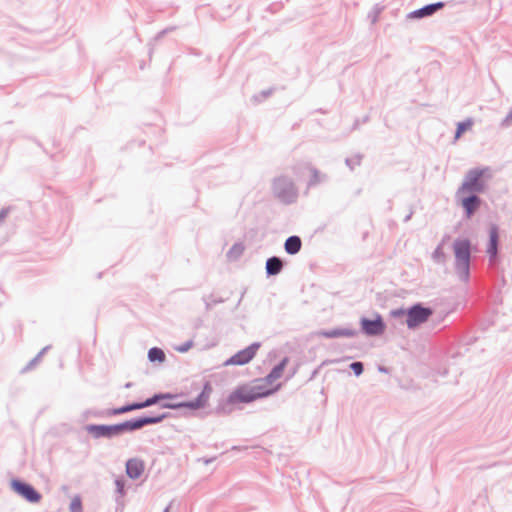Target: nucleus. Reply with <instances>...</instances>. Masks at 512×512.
I'll list each match as a JSON object with an SVG mask.
<instances>
[{
	"label": "nucleus",
	"instance_id": "nucleus-19",
	"mask_svg": "<svg viewBox=\"0 0 512 512\" xmlns=\"http://www.w3.org/2000/svg\"><path fill=\"white\" fill-rule=\"evenodd\" d=\"M490 242L487 248V253L491 258H495L497 255V245H498V230L496 227H491L490 229Z\"/></svg>",
	"mask_w": 512,
	"mask_h": 512
},
{
	"label": "nucleus",
	"instance_id": "nucleus-2",
	"mask_svg": "<svg viewBox=\"0 0 512 512\" xmlns=\"http://www.w3.org/2000/svg\"><path fill=\"white\" fill-rule=\"evenodd\" d=\"M488 175L489 170L487 168L470 170L461 187L458 189V194L465 195L472 192L482 191L484 189L482 178Z\"/></svg>",
	"mask_w": 512,
	"mask_h": 512
},
{
	"label": "nucleus",
	"instance_id": "nucleus-10",
	"mask_svg": "<svg viewBox=\"0 0 512 512\" xmlns=\"http://www.w3.org/2000/svg\"><path fill=\"white\" fill-rule=\"evenodd\" d=\"M255 399L267 397L278 391L281 385H272L270 382H265L264 378H259L249 383Z\"/></svg>",
	"mask_w": 512,
	"mask_h": 512
},
{
	"label": "nucleus",
	"instance_id": "nucleus-9",
	"mask_svg": "<svg viewBox=\"0 0 512 512\" xmlns=\"http://www.w3.org/2000/svg\"><path fill=\"white\" fill-rule=\"evenodd\" d=\"M361 328L365 334L375 336L383 334L386 326L382 317L376 314L372 319L362 318Z\"/></svg>",
	"mask_w": 512,
	"mask_h": 512
},
{
	"label": "nucleus",
	"instance_id": "nucleus-18",
	"mask_svg": "<svg viewBox=\"0 0 512 512\" xmlns=\"http://www.w3.org/2000/svg\"><path fill=\"white\" fill-rule=\"evenodd\" d=\"M443 7H444V3L443 2H437V3H434V4L427 5V6L421 8L419 10H416L415 12H413V15L415 17H417V18L429 16V15H432L437 10H439V9H441Z\"/></svg>",
	"mask_w": 512,
	"mask_h": 512
},
{
	"label": "nucleus",
	"instance_id": "nucleus-5",
	"mask_svg": "<svg viewBox=\"0 0 512 512\" xmlns=\"http://www.w3.org/2000/svg\"><path fill=\"white\" fill-rule=\"evenodd\" d=\"M260 343H253L250 346L238 351L224 362V366H242L250 363L260 349Z\"/></svg>",
	"mask_w": 512,
	"mask_h": 512
},
{
	"label": "nucleus",
	"instance_id": "nucleus-13",
	"mask_svg": "<svg viewBox=\"0 0 512 512\" xmlns=\"http://www.w3.org/2000/svg\"><path fill=\"white\" fill-rule=\"evenodd\" d=\"M289 363V358L285 357L282 361L276 365L270 373L264 377L265 382H270L272 385H281L278 380L283 376L284 370Z\"/></svg>",
	"mask_w": 512,
	"mask_h": 512
},
{
	"label": "nucleus",
	"instance_id": "nucleus-14",
	"mask_svg": "<svg viewBox=\"0 0 512 512\" xmlns=\"http://www.w3.org/2000/svg\"><path fill=\"white\" fill-rule=\"evenodd\" d=\"M144 462L138 458L129 459L126 463L127 475L132 479L139 478L144 472Z\"/></svg>",
	"mask_w": 512,
	"mask_h": 512
},
{
	"label": "nucleus",
	"instance_id": "nucleus-28",
	"mask_svg": "<svg viewBox=\"0 0 512 512\" xmlns=\"http://www.w3.org/2000/svg\"><path fill=\"white\" fill-rule=\"evenodd\" d=\"M164 512H169V511H168V508H166V509L164 510Z\"/></svg>",
	"mask_w": 512,
	"mask_h": 512
},
{
	"label": "nucleus",
	"instance_id": "nucleus-24",
	"mask_svg": "<svg viewBox=\"0 0 512 512\" xmlns=\"http://www.w3.org/2000/svg\"><path fill=\"white\" fill-rule=\"evenodd\" d=\"M69 510L70 512H82V501L79 496H74L71 499Z\"/></svg>",
	"mask_w": 512,
	"mask_h": 512
},
{
	"label": "nucleus",
	"instance_id": "nucleus-21",
	"mask_svg": "<svg viewBox=\"0 0 512 512\" xmlns=\"http://www.w3.org/2000/svg\"><path fill=\"white\" fill-rule=\"evenodd\" d=\"M283 263L277 257H271L266 262V271L269 275H276L282 270Z\"/></svg>",
	"mask_w": 512,
	"mask_h": 512
},
{
	"label": "nucleus",
	"instance_id": "nucleus-27",
	"mask_svg": "<svg viewBox=\"0 0 512 512\" xmlns=\"http://www.w3.org/2000/svg\"><path fill=\"white\" fill-rule=\"evenodd\" d=\"M506 121L507 122H512V109H511V112L507 115Z\"/></svg>",
	"mask_w": 512,
	"mask_h": 512
},
{
	"label": "nucleus",
	"instance_id": "nucleus-16",
	"mask_svg": "<svg viewBox=\"0 0 512 512\" xmlns=\"http://www.w3.org/2000/svg\"><path fill=\"white\" fill-rule=\"evenodd\" d=\"M303 177L308 188L318 185L323 179V176L315 168L305 169L303 172Z\"/></svg>",
	"mask_w": 512,
	"mask_h": 512
},
{
	"label": "nucleus",
	"instance_id": "nucleus-6",
	"mask_svg": "<svg viewBox=\"0 0 512 512\" xmlns=\"http://www.w3.org/2000/svg\"><path fill=\"white\" fill-rule=\"evenodd\" d=\"M172 398H174V396L172 394H169V393L155 394L154 396L148 398L144 402L133 403V404H129V405H126V406H123V407H120V408L113 409V410H111L109 412V414H111V415L123 414V413L130 412V411H133V410H138V409H142V408H145V407H149V406H152V405H154L156 403H159L160 401H163V400H166V399H172Z\"/></svg>",
	"mask_w": 512,
	"mask_h": 512
},
{
	"label": "nucleus",
	"instance_id": "nucleus-26",
	"mask_svg": "<svg viewBox=\"0 0 512 512\" xmlns=\"http://www.w3.org/2000/svg\"><path fill=\"white\" fill-rule=\"evenodd\" d=\"M193 343L190 341V342H187L186 344L180 346V347H177L176 350L178 352H186L188 351L191 347H192Z\"/></svg>",
	"mask_w": 512,
	"mask_h": 512
},
{
	"label": "nucleus",
	"instance_id": "nucleus-3",
	"mask_svg": "<svg viewBox=\"0 0 512 512\" xmlns=\"http://www.w3.org/2000/svg\"><path fill=\"white\" fill-rule=\"evenodd\" d=\"M453 248L457 269L463 275H467L470 261V242L467 239L457 240Z\"/></svg>",
	"mask_w": 512,
	"mask_h": 512
},
{
	"label": "nucleus",
	"instance_id": "nucleus-8",
	"mask_svg": "<svg viewBox=\"0 0 512 512\" xmlns=\"http://www.w3.org/2000/svg\"><path fill=\"white\" fill-rule=\"evenodd\" d=\"M211 393H212V386L209 382H206L201 394L198 396V398L195 401L184 403V404H182V403L181 404L163 403L161 406L163 408L188 407L191 409H198V408L204 407L207 404Z\"/></svg>",
	"mask_w": 512,
	"mask_h": 512
},
{
	"label": "nucleus",
	"instance_id": "nucleus-11",
	"mask_svg": "<svg viewBox=\"0 0 512 512\" xmlns=\"http://www.w3.org/2000/svg\"><path fill=\"white\" fill-rule=\"evenodd\" d=\"M432 314V311L428 308H423L420 306H414L407 313V325L409 328H415L420 324L427 321L429 316Z\"/></svg>",
	"mask_w": 512,
	"mask_h": 512
},
{
	"label": "nucleus",
	"instance_id": "nucleus-25",
	"mask_svg": "<svg viewBox=\"0 0 512 512\" xmlns=\"http://www.w3.org/2000/svg\"><path fill=\"white\" fill-rule=\"evenodd\" d=\"M350 367L356 375H360L363 372V365L361 362H353Z\"/></svg>",
	"mask_w": 512,
	"mask_h": 512
},
{
	"label": "nucleus",
	"instance_id": "nucleus-7",
	"mask_svg": "<svg viewBox=\"0 0 512 512\" xmlns=\"http://www.w3.org/2000/svg\"><path fill=\"white\" fill-rule=\"evenodd\" d=\"M252 391L249 384L240 385L229 394L227 402L231 405L253 402L256 399Z\"/></svg>",
	"mask_w": 512,
	"mask_h": 512
},
{
	"label": "nucleus",
	"instance_id": "nucleus-20",
	"mask_svg": "<svg viewBox=\"0 0 512 512\" xmlns=\"http://www.w3.org/2000/svg\"><path fill=\"white\" fill-rule=\"evenodd\" d=\"M285 250L288 254H296L300 251L302 243L298 236H291L285 241Z\"/></svg>",
	"mask_w": 512,
	"mask_h": 512
},
{
	"label": "nucleus",
	"instance_id": "nucleus-22",
	"mask_svg": "<svg viewBox=\"0 0 512 512\" xmlns=\"http://www.w3.org/2000/svg\"><path fill=\"white\" fill-rule=\"evenodd\" d=\"M473 124L474 123H473L472 119H467L464 122L458 123L457 130L455 133V140H458L464 132L470 130L472 128Z\"/></svg>",
	"mask_w": 512,
	"mask_h": 512
},
{
	"label": "nucleus",
	"instance_id": "nucleus-15",
	"mask_svg": "<svg viewBox=\"0 0 512 512\" xmlns=\"http://www.w3.org/2000/svg\"><path fill=\"white\" fill-rule=\"evenodd\" d=\"M356 331L349 328H336L319 332V336L323 338H339V337H354Z\"/></svg>",
	"mask_w": 512,
	"mask_h": 512
},
{
	"label": "nucleus",
	"instance_id": "nucleus-23",
	"mask_svg": "<svg viewBox=\"0 0 512 512\" xmlns=\"http://www.w3.org/2000/svg\"><path fill=\"white\" fill-rule=\"evenodd\" d=\"M149 360L152 362L158 361L163 362L165 360L164 352L157 347L151 348L148 352Z\"/></svg>",
	"mask_w": 512,
	"mask_h": 512
},
{
	"label": "nucleus",
	"instance_id": "nucleus-4",
	"mask_svg": "<svg viewBox=\"0 0 512 512\" xmlns=\"http://www.w3.org/2000/svg\"><path fill=\"white\" fill-rule=\"evenodd\" d=\"M273 191L276 197L284 203H290L297 197V191L294 183L284 177L277 178L274 181Z\"/></svg>",
	"mask_w": 512,
	"mask_h": 512
},
{
	"label": "nucleus",
	"instance_id": "nucleus-12",
	"mask_svg": "<svg viewBox=\"0 0 512 512\" xmlns=\"http://www.w3.org/2000/svg\"><path fill=\"white\" fill-rule=\"evenodd\" d=\"M13 490L25 498L27 501L37 503L41 500V495L31 485L14 480L11 483Z\"/></svg>",
	"mask_w": 512,
	"mask_h": 512
},
{
	"label": "nucleus",
	"instance_id": "nucleus-1",
	"mask_svg": "<svg viewBox=\"0 0 512 512\" xmlns=\"http://www.w3.org/2000/svg\"><path fill=\"white\" fill-rule=\"evenodd\" d=\"M164 415H158L153 417H143L136 420L126 421L124 423L115 425H91L88 427V431L94 437H107L120 435L126 431H133L142 428L145 425L156 424L163 420Z\"/></svg>",
	"mask_w": 512,
	"mask_h": 512
},
{
	"label": "nucleus",
	"instance_id": "nucleus-17",
	"mask_svg": "<svg viewBox=\"0 0 512 512\" xmlns=\"http://www.w3.org/2000/svg\"><path fill=\"white\" fill-rule=\"evenodd\" d=\"M480 204V199L471 195L462 199V206L466 211L467 217L470 218L472 214L477 210Z\"/></svg>",
	"mask_w": 512,
	"mask_h": 512
}]
</instances>
